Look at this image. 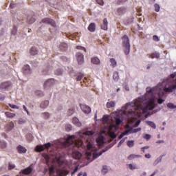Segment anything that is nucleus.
<instances>
[{"mask_svg":"<svg viewBox=\"0 0 176 176\" xmlns=\"http://www.w3.org/2000/svg\"><path fill=\"white\" fill-rule=\"evenodd\" d=\"M12 86L10 81H4L0 83V90H9V87Z\"/></svg>","mask_w":176,"mask_h":176,"instance_id":"7","label":"nucleus"},{"mask_svg":"<svg viewBox=\"0 0 176 176\" xmlns=\"http://www.w3.org/2000/svg\"><path fill=\"white\" fill-rule=\"evenodd\" d=\"M75 135H69L66 140V144H69V153H72L75 159H80L82 154L76 151V148L83 147V142L81 140H76Z\"/></svg>","mask_w":176,"mask_h":176,"instance_id":"2","label":"nucleus"},{"mask_svg":"<svg viewBox=\"0 0 176 176\" xmlns=\"http://www.w3.org/2000/svg\"><path fill=\"white\" fill-rule=\"evenodd\" d=\"M111 66L113 67V68H115V67H116V65H117L116 60H115V58H111Z\"/></svg>","mask_w":176,"mask_h":176,"instance_id":"42","label":"nucleus"},{"mask_svg":"<svg viewBox=\"0 0 176 176\" xmlns=\"http://www.w3.org/2000/svg\"><path fill=\"white\" fill-rule=\"evenodd\" d=\"M5 115H6V116H7V118H14V116H16V114H14L13 113H10L9 111H6L5 113Z\"/></svg>","mask_w":176,"mask_h":176,"instance_id":"36","label":"nucleus"},{"mask_svg":"<svg viewBox=\"0 0 176 176\" xmlns=\"http://www.w3.org/2000/svg\"><path fill=\"white\" fill-rule=\"evenodd\" d=\"M50 69V67H47V70H43V75H47V72Z\"/></svg>","mask_w":176,"mask_h":176,"instance_id":"58","label":"nucleus"},{"mask_svg":"<svg viewBox=\"0 0 176 176\" xmlns=\"http://www.w3.org/2000/svg\"><path fill=\"white\" fill-rule=\"evenodd\" d=\"M26 140L28 141V142H31L32 140H34V137L32 136V134L29 133L26 135Z\"/></svg>","mask_w":176,"mask_h":176,"instance_id":"35","label":"nucleus"},{"mask_svg":"<svg viewBox=\"0 0 176 176\" xmlns=\"http://www.w3.org/2000/svg\"><path fill=\"white\" fill-rule=\"evenodd\" d=\"M126 145L129 147V148H133V146H134V140H129L126 142Z\"/></svg>","mask_w":176,"mask_h":176,"instance_id":"38","label":"nucleus"},{"mask_svg":"<svg viewBox=\"0 0 176 176\" xmlns=\"http://www.w3.org/2000/svg\"><path fill=\"white\" fill-rule=\"evenodd\" d=\"M0 148H2V149H5V148H6V142H0Z\"/></svg>","mask_w":176,"mask_h":176,"instance_id":"47","label":"nucleus"},{"mask_svg":"<svg viewBox=\"0 0 176 176\" xmlns=\"http://www.w3.org/2000/svg\"><path fill=\"white\" fill-rule=\"evenodd\" d=\"M91 61L92 64H95L96 65H100V64H101V61L100 60V59L96 56L91 58Z\"/></svg>","mask_w":176,"mask_h":176,"instance_id":"21","label":"nucleus"},{"mask_svg":"<svg viewBox=\"0 0 176 176\" xmlns=\"http://www.w3.org/2000/svg\"><path fill=\"white\" fill-rule=\"evenodd\" d=\"M138 131H141V128H137L132 131V133H138Z\"/></svg>","mask_w":176,"mask_h":176,"instance_id":"60","label":"nucleus"},{"mask_svg":"<svg viewBox=\"0 0 176 176\" xmlns=\"http://www.w3.org/2000/svg\"><path fill=\"white\" fill-rule=\"evenodd\" d=\"M43 115L45 119H49V116H50V114L47 112L43 113Z\"/></svg>","mask_w":176,"mask_h":176,"instance_id":"52","label":"nucleus"},{"mask_svg":"<svg viewBox=\"0 0 176 176\" xmlns=\"http://www.w3.org/2000/svg\"><path fill=\"white\" fill-rule=\"evenodd\" d=\"M153 41H155L156 42H159V41H160L159 37L156 35H154L153 36Z\"/></svg>","mask_w":176,"mask_h":176,"instance_id":"59","label":"nucleus"},{"mask_svg":"<svg viewBox=\"0 0 176 176\" xmlns=\"http://www.w3.org/2000/svg\"><path fill=\"white\" fill-rule=\"evenodd\" d=\"M113 79L115 82H118L119 80V72H115L113 75Z\"/></svg>","mask_w":176,"mask_h":176,"instance_id":"33","label":"nucleus"},{"mask_svg":"<svg viewBox=\"0 0 176 176\" xmlns=\"http://www.w3.org/2000/svg\"><path fill=\"white\" fill-rule=\"evenodd\" d=\"M176 77V73L170 74L171 78H164L160 84V87H157L156 90H158L157 94H158L157 103L160 104L164 102V100L162 99L164 96V93H173V90L176 89V79L173 80Z\"/></svg>","mask_w":176,"mask_h":176,"instance_id":"1","label":"nucleus"},{"mask_svg":"<svg viewBox=\"0 0 176 176\" xmlns=\"http://www.w3.org/2000/svg\"><path fill=\"white\" fill-rule=\"evenodd\" d=\"M47 107H49L48 100H45L40 104V108H42V109H45L47 108Z\"/></svg>","mask_w":176,"mask_h":176,"instance_id":"25","label":"nucleus"},{"mask_svg":"<svg viewBox=\"0 0 176 176\" xmlns=\"http://www.w3.org/2000/svg\"><path fill=\"white\" fill-rule=\"evenodd\" d=\"M127 0H118L117 1V5H120V3H124V2H126Z\"/></svg>","mask_w":176,"mask_h":176,"instance_id":"57","label":"nucleus"},{"mask_svg":"<svg viewBox=\"0 0 176 176\" xmlns=\"http://www.w3.org/2000/svg\"><path fill=\"white\" fill-rule=\"evenodd\" d=\"M74 112H75V110L74 109H69L67 111V115L68 116H72V115H74Z\"/></svg>","mask_w":176,"mask_h":176,"instance_id":"45","label":"nucleus"},{"mask_svg":"<svg viewBox=\"0 0 176 176\" xmlns=\"http://www.w3.org/2000/svg\"><path fill=\"white\" fill-rule=\"evenodd\" d=\"M16 151H18L19 153H27V148L21 145H19L16 147Z\"/></svg>","mask_w":176,"mask_h":176,"instance_id":"16","label":"nucleus"},{"mask_svg":"<svg viewBox=\"0 0 176 176\" xmlns=\"http://www.w3.org/2000/svg\"><path fill=\"white\" fill-rule=\"evenodd\" d=\"M23 108L24 111L28 113V115H30V111H28V109H27L25 105H23Z\"/></svg>","mask_w":176,"mask_h":176,"instance_id":"62","label":"nucleus"},{"mask_svg":"<svg viewBox=\"0 0 176 176\" xmlns=\"http://www.w3.org/2000/svg\"><path fill=\"white\" fill-rule=\"evenodd\" d=\"M111 138L113 140L114 138H116V135H115V133L111 132Z\"/></svg>","mask_w":176,"mask_h":176,"instance_id":"61","label":"nucleus"},{"mask_svg":"<svg viewBox=\"0 0 176 176\" xmlns=\"http://www.w3.org/2000/svg\"><path fill=\"white\" fill-rule=\"evenodd\" d=\"M31 173H32V168H31V166H29L22 170V174H23L24 175H28V174H31Z\"/></svg>","mask_w":176,"mask_h":176,"instance_id":"20","label":"nucleus"},{"mask_svg":"<svg viewBox=\"0 0 176 176\" xmlns=\"http://www.w3.org/2000/svg\"><path fill=\"white\" fill-rule=\"evenodd\" d=\"M66 131H71L72 130V126L71 124H67L65 126Z\"/></svg>","mask_w":176,"mask_h":176,"instance_id":"49","label":"nucleus"},{"mask_svg":"<svg viewBox=\"0 0 176 176\" xmlns=\"http://www.w3.org/2000/svg\"><path fill=\"white\" fill-rule=\"evenodd\" d=\"M118 14L120 16L121 14H124L126 13V9L123 8H120L117 10Z\"/></svg>","mask_w":176,"mask_h":176,"instance_id":"34","label":"nucleus"},{"mask_svg":"<svg viewBox=\"0 0 176 176\" xmlns=\"http://www.w3.org/2000/svg\"><path fill=\"white\" fill-rule=\"evenodd\" d=\"M97 3L100 5L101 6H104V1L103 0H96Z\"/></svg>","mask_w":176,"mask_h":176,"instance_id":"54","label":"nucleus"},{"mask_svg":"<svg viewBox=\"0 0 176 176\" xmlns=\"http://www.w3.org/2000/svg\"><path fill=\"white\" fill-rule=\"evenodd\" d=\"M68 170H67L64 168H58L56 169V175L58 176H67L68 175Z\"/></svg>","mask_w":176,"mask_h":176,"instance_id":"8","label":"nucleus"},{"mask_svg":"<svg viewBox=\"0 0 176 176\" xmlns=\"http://www.w3.org/2000/svg\"><path fill=\"white\" fill-rule=\"evenodd\" d=\"M166 107L170 109H175L176 108V105H175L173 103H168Z\"/></svg>","mask_w":176,"mask_h":176,"instance_id":"39","label":"nucleus"},{"mask_svg":"<svg viewBox=\"0 0 176 176\" xmlns=\"http://www.w3.org/2000/svg\"><path fill=\"white\" fill-rule=\"evenodd\" d=\"M122 46L124 47V52L127 56L130 53V40L127 35H124L122 37Z\"/></svg>","mask_w":176,"mask_h":176,"instance_id":"4","label":"nucleus"},{"mask_svg":"<svg viewBox=\"0 0 176 176\" xmlns=\"http://www.w3.org/2000/svg\"><path fill=\"white\" fill-rule=\"evenodd\" d=\"M160 85H162V82L158 83L157 85L155 87L153 88V89H151L150 87H147L146 90L147 93H149V94H151V93H157V91H159V89H156V88L157 87H162V86H160Z\"/></svg>","mask_w":176,"mask_h":176,"instance_id":"15","label":"nucleus"},{"mask_svg":"<svg viewBox=\"0 0 176 176\" xmlns=\"http://www.w3.org/2000/svg\"><path fill=\"white\" fill-rule=\"evenodd\" d=\"M9 107L12 109H19V107L17 105L8 104Z\"/></svg>","mask_w":176,"mask_h":176,"instance_id":"48","label":"nucleus"},{"mask_svg":"<svg viewBox=\"0 0 176 176\" xmlns=\"http://www.w3.org/2000/svg\"><path fill=\"white\" fill-rule=\"evenodd\" d=\"M88 30H89V31H90V32H94L96 31V23H91L88 26Z\"/></svg>","mask_w":176,"mask_h":176,"instance_id":"28","label":"nucleus"},{"mask_svg":"<svg viewBox=\"0 0 176 176\" xmlns=\"http://www.w3.org/2000/svg\"><path fill=\"white\" fill-rule=\"evenodd\" d=\"M143 138L145 139V140H151V135L146 133L145 134Z\"/></svg>","mask_w":176,"mask_h":176,"instance_id":"53","label":"nucleus"},{"mask_svg":"<svg viewBox=\"0 0 176 176\" xmlns=\"http://www.w3.org/2000/svg\"><path fill=\"white\" fill-rule=\"evenodd\" d=\"M55 75H58V76L63 75V69H56L55 71Z\"/></svg>","mask_w":176,"mask_h":176,"instance_id":"44","label":"nucleus"},{"mask_svg":"<svg viewBox=\"0 0 176 176\" xmlns=\"http://www.w3.org/2000/svg\"><path fill=\"white\" fill-rule=\"evenodd\" d=\"M101 29L107 31L108 30V20L107 19H103V24L101 25Z\"/></svg>","mask_w":176,"mask_h":176,"instance_id":"22","label":"nucleus"},{"mask_svg":"<svg viewBox=\"0 0 176 176\" xmlns=\"http://www.w3.org/2000/svg\"><path fill=\"white\" fill-rule=\"evenodd\" d=\"M76 56L77 57V61L78 64H83V63H85L83 54L77 52Z\"/></svg>","mask_w":176,"mask_h":176,"instance_id":"11","label":"nucleus"},{"mask_svg":"<svg viewBox=\"0 0 176 176\" xmlns=\"http://www.w3.org/2000/svg\"><path fill=\"white\" fill-rule=\"evenodd\" d=\"M87 148L88 151L86 152V155H87V156H91V152H93V151H96V148H94V147L93 146V144H91V143L87 144Z\"/></svg>","mask_w":176,"mask_h":176,"instance_id":"12","label":"nucleus"},{"mask_svg":"<svg viewBox=\"0 0 176 176\" xmlns=\"http://www.w3.org/2000/svg\"><path fill=\"white\" fill-rule=\"evenodd\" d=\"M151 58H160V54L157 52H153L150 54Z\"/></svg>","mask_w":176,"mask_h":176,"instance_id":"29","label":"nucleus"},{"mask_svg":"<svg viewBox=\"0 0 176 176\" xmlns=\"http://www.w3.org/2000/svg\"><path fill=\"white\" fill-rule=\"evenodd\" d=\"M9 170H13V168H14V164H9Z\"/></svg>","mask_w":176,"mask_h":176,"instance_id":"64","label":"nucleus"},{"mask_svg":"<svg viewBox=\"0 0 176 176\" xmlns=\"http://www.w3.org/2000/svg\"><path fill=\"white\" fill-rule=\"evenodd\" d=\"M50 146H52V144L49 142L44 145H37L35 148V151L36 152H43L44 150L48 149Z\"/></svg>","mask_w":176,"mask_h":176,"instance_id":"5","label":"nucleus"},{"mask_svg":"<svg viewBox=\"0 0 176 176\" xmlns=\"http://www.w3.org/2000/svg\"><path fill=\"white\" fill-rule=\"evenodd\" d=\"M28 24H33V23H35V16H28Z\"/></svg>","mask_w":176,"mask_h":176,"instance_id":"31","label":"nucleus"},{"mask_svg":"<svg viewBox=\"0 0 176 176\" xmlns=\"http://www.w3.org/2000/svg\"><path fill=\"white\" fill-rule=\"evenodd\" d=\"M108 149H109V148H104L103 150H102V152L99 153L98 154H96V151H94L93 153V156L95 159H97V157H98V156H101L102 155V153L107 152V151H108Z\"/></svg>","mask_w":176,"mask_h":176,"instance_id":"23","label":"nucleus"},{"mask_svg":"<svg viewBox=\"0 0 176 176\" xmlns=\"http://www.w3.org/2000/svg\"><path fill=\"white\" fill-rule=\"evenodd\" d=\"M13 127H14V123L13 122H9L5 127L6 131H10Z\"/></svg>","mask_w":176,"mask_h":176,"instance_id":"19","label":"nucleus"},{"mask_svg":"<svg viewBox=\"0 0 176 176\" xmlns=\"http://www.w3.org/2000/svg\"><path fill=\"white\" fill-rule=\"evenodd\" d=\"M42 23H43L44 24H50V25H52V27L56 28V22L54 21V20L50 18L43 19L40 22V24H42Z\"/></svg>","mask_w":176,"mask_h":176,"instance_id":"6","label":"nucleus"},{"mask_svg":"<svg viewBox=\"0 0 176 176\" xmlns=\"http://www.w3.org/2000/svg\"><path fill=\"white\" fill-rule=\"evenodd\" d=\"M54 79L50 78L44 82V89H47V87H50V86H53L54 85Z\"/></svg>","mask_w":176,"mask_h":176,"instance_id":"13","label":"nucleus"},{"mask_svg":"<svg viewBox=\"0 0 176 176\" xmlns=\"http://www.w3.org/2000/svg\"><path fill=\"white\" fill-rule=\"evenodd\" d=\"M140 123H141L140 120H138L135 124H134V127H138V126H140Z\"/></svg>","mask_w":176,"mask_h":176,"instance_id":"63","label":"nucleus"},{"mask_svg":"<svg viewBox=\"0 0 176 176\" xmlns=\"http://www.w3.org/2000/svg\"><path fill=\"white\" fill-rule=\"evenodd\" d=\"M108 120H109L108 116L107 115L103 116L102 118V122H103V123H108Z\"/></svg>","mask_w":176,"mask_h":176,"instance_id":"43","label":"nucleus"},{"mask_svg":"<svg viewBox=\"0 0 176 176\" xmlns=\"http://www.w3.org/2000/svg\"><path fill=\"white\" fill-rule=\"evenodd\" d=\"M72 121H73L74 124L77 126V127H80V126H82V123L80 122H79V119H78V118H76V117L73 118Z\"/></svg>","mask_w":176,"mask_h":176,"instance_id":"24","label":"nucleus"},{"mask_svg":"<svg viewBox=\"0 0 176 176\" xmlns=\"http://www.w3.org/2000/svg\"><path fill=\"white\" fill-rule=\"evenodd\" d=\"M22 71L25 75L31 74V68L28 65H25V66H23Z\"/></svg>","mask_w":176,"mask_h":176,"instance_id":"17","label":"nucleus"},{"mask_svg":"<svg viewBox=\"0 0 176 176\" xmlns=\"http://www.w3.org/2000/svg\"><path fill=\"white\" fill-rule=\"evenodd\" d=\"M75 76H76V80H77V82H80V80L83 79V76H85V75L82 73H79V74H77Z\"/></svg>","mask_w":176,"mask_h":176,"instance_id":"30","label":"nucleus"},{"mask_svg":"<svg viewBox=\"0 0 176 176\" xmlns=\"http://www.w3.org/2000/svg\"><path fill=\"white\" fill-rule=\"evenodd\" d=\"M129 168H130V170H135V168H137V167H135V166H133V164H129Z\"/></svg>","mask_w":176,"mask_h":176,"instance_id":"56","label":"nucleus"},{"mask_svg":"<svg viewBox=\"0 0 176 176\" xmlns=\"http://www.w3.org/2000/svg\"><path fill=\"white\" fill-rule=\"evenodd\" d=\"M11 34L12 35H16L17 34V26H16V25L13 26L12 30L11 32Z\"/></svg>","mask_w":176,"mask_h":176,"instance_id":"41","label":"nucleus"},{"mask_svg":"<svg viewBox=\"0 0 176 176\" xmlns=\"http://www.w3.org/2000/svg\"><path fill=\"white\" fill-rule=\"evenodd\" d=\"M60 50L61 52H67L68 49V44L65 43H61L59 46Z\"/></svg>","mask_w":176,"mask_h":176,"instance_id":"18","label":"nucleus"},{"mask_svg":"<svg viewBox=\"0 0 176 176\" xmlns=\"http://www.w3.org/2000/svg\"><path fill=\"white\" fill-rule=\"evenodd\" d=\"M102 134H107L108 135V141H111V124L108 125V128L102 131Z\"/></svg>","mask_w":176,"mask_h":176,"instance_id":"14","label":"nucleus"},{"mask_svg":"<svg viewBox=\"0 0 176 176\" xmlns=\"http://www.w3.org/2000/svg\"><path fill=\"white\" fill-rule=\"evenodd\" d=\"M80 109L84 112V113H90L91 112V109L90 107L86 105V104H80Z\"/></svg>","mask_w":176,"mask_h":176,"instance_id":"9","label":"nucleus"},{"mask_svg":"<svg viewBox=\"0 0 176 176\" xmlns=\"http://www.w3.org/2000/svg\"><path fill=\"white\" fill-rule=\"evenodd\" d=\"M76 49H78V50H84L85 52H86V48H85V47H82V46H77Z\"/></svg>","mask_w":176,"mask_h":176,"instance_id":"55","label":"nucleus"},{"mask_svg":"<svg viewBox=\"0 0 176 176\" xmlns=\"http://www.w3.org/2000/svg\"><path fill=\"white\" fill-rule=\"evenodd\" d=\"M49 172H50V174H53L54 173V166H51L49 168Z\"/></svg>","mask_w":176,"mask_h":176,"instance_id":"50","label":"nucleus"},{"mask_svg":"<svg viewBox=\"0 0 176 176\" xmlns=\"http://www.w3.org/2000/svg\"><path fill=\"white\" fill-rule=\"evenodd\" d=\"M146 124L150 126V127H152V129H156V124L152 121H146Z\"/></svg>","mask_w":176,"mask_h":176,"instance_id":"32","label":"nucleus"},{"mask_svg":"<svg viewBox=\"0 0 176 176\" xmlns=\"http://www.w3.org/2000/svg\"><path fill=\"white\" fill-rule=\"evenodd\" d=\"M30 53L32 56H36V54H38V49H36V47H32V48L30 50Z\"/></svg>","mask_w":176,"mask_h":176,"instance_id":"26","label":"nucleus"},{"mask_svg":"<svg viewBox=\"0 0 176 176\" xmlns=\"http://www.w3.org/2000/svg\"><path fill=\"white\" fill-rule=\"evenodd\" d=\"M135 157H141V155L131 154L128 157V160H133V159H135Z\"/></svg>","mask_w":176,"mask_h":176,"instance_id":"37","label":"nucleus"},{"mask_svg":"<svg viewBox=\"0 0 176 176\" xmlns=\"http://www.w3.org/2000/svg\"><path fill=\"white\" fill-rule=\"evenodd\" d=\"M96 142H97L98 146H102V145H104V144H105V140H104V136L102 135H99L96 138Z\"/></svg>","mask_w":176,"mask_h":176,"instance_id":"10","label":"nucleus"},{"mask_svg":"<svg viewBox=\"0 0 176 176\" xmlns=\"http://www.w3.org/2000/svg\"><path fill=\"white\" fill-rule=\"evenodd\" d=\"M155 102H156V98L155 96L151 97L147 102L144 104V107H142L141 106H138V104H135V111L138 110L139 108L142 109V113H146L148 111H152L156 107V104H155Z\"/></svg>","mask_w":176,"mask_h":176,"instance_id":"3","label":"nucleus"},{"mask_svg":"<svg viewBox=\"0 0 176 176\" xmlns=\"http://www.w3.org/2000/svg\"><path fill=\"white\" fill-rule=\"evenodd\" d=\"M94 134V131H86L82 133V135L80 134V137L85 138L86 135H93Z\"/></svg>","mask_w":176,"mask_h":176,"instance_id":"27","label":"nucleus"},{"mask_svg":"<svg viewBox=\"0 0 176 176\" xmlns=\"http://www.w3.org/2000/svg\"><path fill=\"white\" fill-rule=\"evenodd\" d=\"M120 123H122V120H120V118H117L116 120V126H120Z\"/></svg>","mask_w":176,"mask_h":176,"instance_id":"51","label":"nucleus"},{"mask_svg":"<svg viewBox=\"0 0 176 176\" xmlns=\"http://www.w3.org/2000/svg\"><path fill=\"white\" fill-rule=\"evenodd\" d=\"M108 173V167L107 166H103L102 169V174L105 175Z\"/></svg>","mask_w":176,"mask_h":176,"instance_id":"40","label":"nucleus"},{"mask_svg":"<svg viewBox=\"0 0 176 176\" xmlns=\"http://www.w3.org/2000/svg\"><path fill=\"white\" fill-rule=\"evenodd\" d=\"M154 8H155V10L156 12H160V6H159V4L155 3V4L154 5Z\"/></svg>","mask_w":176,"mask_h":176,"instance_id":"46","label":"nucleus"}]
</instances>
